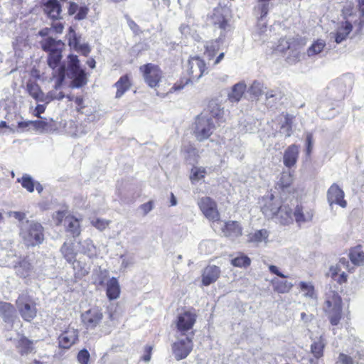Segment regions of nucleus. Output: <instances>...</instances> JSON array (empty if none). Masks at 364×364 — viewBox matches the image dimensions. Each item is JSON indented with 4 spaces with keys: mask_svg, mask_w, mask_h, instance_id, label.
Here are the masks:
<instances>
[{
    "mask_svg": "<svg viewBox=\"0 0 364 364\" xmlns=\"http://www.w3.org/2000/svg\"><path fill=\"white\" fill-rule=\"evenodd\" d=\"M65 76L71 80L69 85L71 88H80L87 83V74L80 68V60L76 55L70 54L68 56Z\"/></svg>",
    "mask_w": 364,
    "mask_h": 364,
    "instance_id": "f257e3e1",
    "label": "nucleus"
},
{
    "mask_svg": "<svg viewBox=\"0 0 364 364\" xmlns=\"http://www.w3.org/2000/svg\"><path fill=\"white\" fill-rule=\"evenodd\" d=\"M323 309L331 323L333 326L338 325L342 315L341 299L331 286L326 291Z\"/></svg>",
    "mask_w": 364,
    "mask_h": 364,
    "instance_id": "f03ea898",
    "label": "nucleus"
},
{
    "mask_svg": "<svg viewBox=\"0 0 364 364\" xmlns=\"http://www.w3.org/2000/svg\"><path fill=\"white\" fill-rule=\"evenodd\" d=\"M20 235L27 246H36L44 240L43 228L34 220H26L20 225Z\"/></svg>",
    "mask_w": 364,
    "mask_h": 364,
    "instance_id": "7ed1b4c3",
    "label": "nucleus"
},
{
    "mask_svg": "<svg viewBox=\"0 0 364 364\" xmlns=\"http://www.w3.org/2000/svg\"><path fill=\"white\" fill-rule=\"evenodd\" d=\"M206 70L207 68L205 63L200 57H190L186 68V72L189 75V78L186 80V83L183 85L175 84L171 90H180L183 89L185 85H187L188 82L198 81L203 75Z\"/></svg>",
    "mask_w": 364,
    "mask_h": 364,
    "instance_id": "20e7f679",
    "label": "nucleus"
},
{
    "mask_svg": "<svg viewBox=\"0 0 364 364\" xmlns=\"http://www.w3.org/2000/svg\"><path fill=\"white\" fill-rule=\"evenodd\" d=\"M16 306L21 317L26 321L33 320L37 314L36 304L27 292H22L16 300Z\"/></svg>",
    "mask_w": 364,
    "mask_h": 364,
    "instance_id": "39448f33",
    "label": "nucleus"
},
{
    "mask_svg": "<svg viewBox=\"0 0 364 364\" xmlns=\"http://www.w3.org/2000/svg\"><path fill=\"white\" fill-rule=\"evenodd\" d=\"M214 121L205 114H200L197 117L195 122L194 134L198 141H203L208 139L216 127Z\"/></svg>",
    "mask_w": 364,
    "mask_h": 364,
    "instance_id": "423d86ee",
    "label": "nucleus"
},
{
    "mask_svg": "<svg viewBox=\"0 0 364 364\" xmlns=\"http://www.w3.org/2000/svg\"><path fill=\"white\" fill-rule=\"evenodd\" d=\"M197 316L194 312L186 311L178 314L176 320L177 333L181 336L194 333L192 328L196 321Z\"/></svg>",
    "mask_w": 364,
    "mask_h": 364,
    "instance_id": "0eeeda50",
    "label": "nucleus"
},
{
    "mask_svg": "<svg viewBox=\"0 0 364 364\" xmlns=\"http://www.w3.org/2000/svg\"><path fill=\"white\" fill-rule=\"evenodd\" d=\"M230 16L229 7L219 4L208 15V20L214 26H218L220 29L225 30L228 26Z\"/></svg>",
    "mask_w": 364,
    "mask_h": 364,
    "instance_id": "6e6552de",
    "label": "nucleus"
},
{
    "mask_svg": "<svg viewBox=\"0 0 364 364\" xmlns=\"http://www.w3.org/2000/svg\"><path fill=\"white\" fill-rule=\"evenodd\" d=\"M264 215L267 218L274 216L282 225H289L293 222L292 210L287 205H274V208H264Z\"/></svg>",
    "mask_w": 364,
    "mask_h": 364,
    "instance_id": "1a4fd4ad",
    "label": "nucleus"
},
{
    "mask_svg": "<svg viewBox=\"0 0 364 364\" xmlns=\"http://www.w3.org/2000/svg\"><path fill=\"white\" fill-rule=\"evenodd\" d=\"M194 333L187 334L185 338H178L172 345V352L177 360L186 358L193 349Z\"/></svg>",
    "mask_w": 364,
    "mask_h": 364,
    "instance_id": "9d476101",
    "label": "nucleus"
},
{
    "mask_svg": "<svg viewBox=\"0 0 364 364\" xmlns=\"http://www.w3.org/2000/svg\"><path fill=\"white\" fill-rule=\"evenodd\" d=\"M197 204L204 216L209 220H212L214 225L220 220L217 203L211 198L208 196L200 198Z\"/></svg>",
    "mask_w": 364,
    "mask_h": 364,
    "instance_id": "9b49d317",
    "label": "nucleus"
},
{
    "mask_svg": "<svg viewBox=\"0 0 364 364\" xmlns=\"http://www.w3.org/2000/svg\"><path fill=\"white\" fill-rule=\"evenodd\" d=\"M143 73L144 79L151 87H155L162 78V71L159 66L148 63L140 67Z\"/></svg>",
    "mask_w": 364,
    "mask_h": 364,
    "instance_id": "f8f14e48",
    "label": "nucleus"
},
{
    "mask_svg": "<svg viewBox=\"0 0 364 364\" xmlns=\"http://www.w3.org/2000/svg\"><path fill=\"white\" fill-rule=\"evenodd\" d=\"M353 269L350 268V263L347 259L341 258L336 266L331 267L330 274L333 280L342 284L347 280L346 271L350 272Z\"/></svg>",
    "mask_w": 364,
    "mask_h": 364,
    "instance_id": "ddd939ff",
    "label": "nucleus"
},
{
    "mask_svg": "<svg viewBox=\"0 0 364 364\" xmlns=\"http://www.w3.org/2000/svg\"><path fill=\"white\" fill-rule=\"evenodd\" d=\"M219 225V228L224 236L235 240L242 235V229L240 225L236 221H228L225 222L219 220L216 224L215 227Z\"/></svg>",
    "mask_w": 364,
    "mask_h": 364,
    "instance_id": "4468645a",
    "label": "nucleus"
},
{
    "mask_svg": "<svg viewBox=\"0 0 364 364\" xmlns=\"http://www.w3.org/2000/svg\"><path fill=\"white\" fill-rule=\"evenodd\" d=\"M343 191L336 184L333 183L327 191V200L332 208L333 204L338 205L343 208H346L347 201L344 199Z\"/></svg>",
    "mask_w": 364,
    "mask_h": 364,
    "instance_id": "2eb2a0df",
    "label": "nucleus"
},
{
    "mask_svg": "<svg viewBox=\"0 0 364 364\" xmlns=\"http://www.w3.org/2000/svg\"><path fill=\"white\" fill-rule=\"evenodd\" d=\"M81 317L85 327L93 329L101 322L103 315L100 309L93 308L83 313Z\"/></svg>",
    "mask_w": 364,
    "mask_h": 364,
    "instance_id": "dca6fc26",
    "label": "nucleus"
},
{
    "mask_svg": "<svg viewBox=\"0 0 364 364\" xmlns=\"http://www.w3.org/2000/svg\"><path fill=\"white\" fill-rule=\"evenodd\" d=\"M68 44L73 47L76 51L81 53L83 55L87 56L90 53V48L87 43H80V37L77 36L72 27L69 28L68 34Z\"/></svg>",
    "mask_w": 364,
    "mask_h": 364,
    "instance_id": "f3484780",
    "label": "nucleus"
},
{
    "mask_svg": "<svg viewBox=\"0 0 364 364\" xmlns=\"http://www.w3.org/2000/svg\"><path fill=\"white\" fill-rule=\"evenodd\" d=\"M220 274V267L215 265L207 266L202 272V284L204 286H209L215 282Z\"/></svg>",
    "mask_w": 364,
    "mask_h": 364,
    "instance_id": "a211bd4d",
    "label": "nucleus"
},
{
    "mask_svg": "<svg viewBox=\"0 0 364 364\" xmlns=\"http://www.w3.org/2000/svg\"><path fill=\"white\" fill-rule=\"evenodd\" d=\"M200 114H205L206 117H210L211 121H214L217 126H220L224 122L223 109L220 108L219 105L213 102L209 104L208 111Z\"/></svg>",
    "mask_w": 364,
    "mask_h": 364,
    "instance_id": "6ab92c4d",
    "label": "nucleus"
},
{
    "mask_svg": "<svg viewBox=\"0 0 364 364\" xmlns=\"http://www.w3.org/2000/svg\"><path fill=\"white\" fill-rule=\"evenodd\" d=\"M77 338V331L75 328H69L59 336V346L63 348H69L76 342Z\"/></svg>",
    "mask_w": 364,
    "mask_h": 364,
    "instance_id": "aec40b11",
    "label": "nucleus"
},
{
    "mask_svg": "<svg viewBox=\"0 0 364 364\" xmlns=\"http://www.w3.org/2000/svg\"><path fill=\"white\" fill-rule=\"evenodd\" d=\"M44 11L52 19H60L62 5L60 4V1L58 0H48L44 4Z\"/></svg>",
    "mask_w": 364,
    "mask_h": 364,
    "instance_id": "412c9836",
    "label": "nucleus"
},
{
    "mask_svg": "<svg viewBox=\"0 0 364 364\" xmlns=\"http://www.w3.org/2000/svg\"><path fill=\"white\" fill-rule=\"evenodd\" d=\"M326 345V340L324 335H321L318 338L312 339L311 344V353L313 356L318 360L323 356V350Z\"/></svg>",
    "mask_w": 364,
    "mask_h": 364,
    "instance_id": "4be33fe9",
    "label": "nucleus"
},
{
    "mask_svg": "<svg viewBox=\"0 0 364 364\" xmlns=\"http://www.w3.org/2000/svg\"><path fill=\"white\" fill-rule=\"evenodd\" d=\"M298 156L299 146L295 144L289 146L284 153V164L289 168H291L296 164Z\"/></svg>",
    "mask_w": 364,
    "mask_h": 364,
    "instance_id": "5701e85b",
    "label": "nucleus"
},
{
    "mask_svg": "<svg viewBox=\"0 0 364 364\" xmlns=\"http://www.w3.org/2000/svg\"><path fill=\"white\" fill-rule=\"evenodd\" d=\"M314 212L311 209H304L301 205H296L294 210L295 221L299 225L312 220Z\"/></svg>",
    "mask_w": 364,
    "mask_h": 364,
    "instance_id": "b1692460",
    "label": "nucleus"
},
{
    "mask_svg": "<svg viewBox=\"0 0 364 364\" xmlns=\"http://www.w3.org/2000/svg\"><path fill=\"white\" fill-rule=\"evenodd\" d=\"M247 90L245 82L241 81L232 87L231 91L228 95V100L231 102H238L242 97Z\"/></svg>",
    "mask_w": 364,
    "mask_h": 364,
    "instance_id": "393cba45",
    "label": "nucleus"
},
{
    "mask_svg": "<svg viewBox=\"0 0 364 364\" xmlns=\"http://www.w3.org/2000/svg\"><path fill=\"white\" fill-rule=\"evenodd\" d=\"M16 311L15 307L9 302H0V317L5 322H12L16 317Z\"/></svg>",
    "mask_w": 364,
    "mask_h": 364,
    "instance_id": "a878e982",
    "label": "nucleus"
},
{
    "mask_svg": "<svg viewBox=\"0 0 364 364\" xmlns=\"http://www.w3.org/2000/svg\"><path fill=\"white\" fill-rule=\"evenodd\" d=\"M60 252L63 258L68 263L74 264L76 262L77 252L75 251L74 242H65L60 247Z\"/></svg>",
    "mask_w": 364,
    "mask_h": 364,
    "instance_id": "bb28decb",
    "label": "nucleus"
},
{
    "mask_svg": "<svg viewBox=\"0 0 364 364\" xmlns=\"http://www.w3.org/2000/svg\"><path fill=\"white\" fill-rule=\"evenodd\" d=\"M353 26L348 21H346L337 30L336 33H331V36L335 38L337 43H341L346 39L348 34L352 31Z\"/></svg>",
    "mask_w": 364,
    "mask_h": 364,
    "instance_id": "cd10ccee",
    "label": "nucleus"
},
{
    "mask_svg": "<svg viewBox=\"0 0 364 364\" xmlns=\"http://www.w3.org/2000/svg\"><path fill=\"white\" fill-rule=\"evenodd\" d=\"M79 252L88 257L90 259L94 258L97 255V250L92 240L87 239L79 242Z\"/></svg>",
    "mask_w": 364,
    "mask_h": 364,
    "instance_id": "c85d7f7f",
    "label": "nucleus"
},
{
    "mask_svg": "<svg viewBox=\"0 0 364 364\" xmlns=\"http://www.w3.org/2000/svg\"><path fill=\"white\" fill-rule=\"evenodd\" d=\"M14 268L16 274L22 278L29 277L33 273V267L26 259L20 261L16 265H15Z\"/></svg>",
    "mask_w": 364,
    "mask_h": 364,
    "instance_id": "c756f323",
    "label": "nucleus"
},
{
    "mask_svg": "<svg viewBox=\"0 0 364 364\" xmlns=\"http://www.w3.org/2000/svg\"><path fill=\"white\" fill-rule=\"evenodd\" d=\"M269 232L266 229H261L252 232L248 236V241L257 245L260 243L267 244L269 242Z\"/></svg>",
    "mask_w": 364,
    "mask_h": 364,
    "instance_id": "7c9ffc66",
    "label": "nucleus"
},
{
    "mask_svg": "<svg viewBox=\"0 0 364 364\" xmlns=\"http://www.w3.org/2000/svg\"><path fill=\"white\" fill-rule=\"evenodd\" d=\"M120 287L117 279L111 278L107 283V296L109 300L116 299L119 296Z\"/></svg>",
    "mask_w": 364,
    "mask_h": 364,
    "instance_id": "2f4dec72",
    "label": "nucleus"
},
{
    "mask_svg": "<svg viewBox=\"0 0 364 364\" xmlns=\"http://www.w3.org/2000/svg\"><path fill=\"white\" fill-rule=\"evenodd\" d=\"M41 44L43 50L45 51H48L49 53L60 50L64 46V43L61 41H56L55 39L50 37H48L42 41Z\"/></svg>",
    "mask_w": 364,
    "mask_h": 364,
    "instance_id": "473e14b6",
    "label": "nucleus"
},
{
    "mask_svg": "<svg viewBox=\"0 0 364 364\" xmlns=\"http://www.w3.org/2000/svg\"><path fill=\"white\" fill-rule=\"evenodd\" d=\"M66 230L70 232L73 237H77L80 234V225L77 219L73 216H67L65 219Z\"/></svg>",
    "mask_w": 364,
    "mask_h": 364,
    "instance_id": "72a5a7b5",
    "label": "nucleus"
},
{
    "mask_svg": "<svg viewBox=\"0 0 364 364\" xmlns=\"http://www.w3.org/2000/svg\"><path fill=\"white\" fill-rule=\"evenodd\" d=\"M117 88L116 97H121L124 92L128 90L131 86L129 77L127 75L122 76L114 84Z\"/></svg>",
    "mask_w": 364,
    "mask_h": 364,
    "instance_id": "f704fd0d",
    "label": "nucleus"
},
{
    "mask_svg": "<svg viewBox=\"0 0 364 364\" xmlns=\"http://www.w3.org/2000/svg\"><path fill=\"white\" fill-rule=\"evenodd\" d=\"M109 276V273L105 269H102L100 267L94 269L92 273L93 283L97 287H102Z\"/></svg>",
    "mask_w": 364,
    "mask_h": 364,
    "instance_id": "c9c22d12",
    "label": "nucleus"
},
{
    "mask_svg": "<svg viewBox=\"0 0 364 364\" xmlns=\"http://www.w3.org/2000/svg\"><path fill=\"white\" fill-rule=\"evenodd\" d=\"M272 284L274 290L280 294L289 292L293 287V284L291 282L287 281H281L278 279H272Z\"/></svg>",
    "mask_w": 364,
    "mask_h": 364,
    "instance_id": "e433bc0d",
    "label": "nucleus"
},
{
    "mask_svg": "<svg viewBox=\"0 0 364 364\" xmlns=\"http://www.w3.org/2000/svg\"><path fill=\"white\" fill-rule=\"evenodd\" d=\"M299 287L301 292H303L304 296L307 299L316 300L317 295L314 287L311 282H301Z\"/></svg>",
    "mask_w": 364,
    "mask_h": 364,
    "instance_id": "4c0bfd02",
    "label": "nucleus"
},
{
    "mask_svg": "<svg viewBox=\"0 0 364 364\" xmlns=\"http://www.w3.org/2000/svg\"><path fill=\"white\" fill-rule=\"evenodd\" d=\"M267 27L265 23L259 20L257 28L253 34L255 41L264 42L267 38Z\"/></svg>",
    "mask_w": 364,
    "mask_h": 364,
    "instance_id": "58836bf2",
    "label": "nucleus"
},
{
    "mask_svg": "<svg viewBox=\"0 0 364 364\" xmlns=\"http://www.w3.org/2000/svg\"><path fill=\"white\" fill-rule=\"evenodd\" d=\"M326 47V42L322 39L315 41L311 46L307 49V55L312 57L320 54Z\"/></svg>",
    "mask_w": 364,
    "mask_h": 364,
    "instance_id": "ea45409f",
    "label": "nucleus"
},
{
    "mask_svg": "<svg viewBox=\"0 0 364 364\" xmlns=\"http://www.w3.org/2000/svg\"><path fill=\"white\" fill-rule=\"evenodd\" d=\"M264 87L262 82L255 80L247 90V92L252 95V98L258 100L264 93Z\"/></svg>",
    "mask_w": 364,
    "mask_h": 364,
    "instance_id": "a19ab883",
    "label": "nucleus"
},
{
    "mask_svg": "<svg viewBox=\"0 0 364 364\" xmlns=\"http://www.w3.org/2000/svg\"><path fill=\"white\" fill-rule=\"evenodd\" d=\"M293 116L286 114L284 116V122L280 127V133L289 137L292 134Z\"/></svg>",
    "mask_w": 364,
    "mask_h": 364,
    "instance_id": "79ce46f5",
    "label": "nucleus"
},
{
    "mask_svg": "<svg viewBox=\"0 0 364 364\" xmlns=\"http://www.w3.org/2000/svg\"><path fill=\"white\" fill-rule=\"evenodd\" d=\"M29 95L37 101H43V93L40 87L34 82H28L26 85Z\"/></svg>",
    "mask_w": 364,
    "mask_h": 364,
    "instance_id": "37998d69",
    "label": "nucleus"
},
{
    "mask_svg": "<svg viewBox=\"0 0 364 364\" xmlns=\"http://www.w3.org/2000/svg\"><path fill=\"white\" fill-rule=\"evenodd\" d=\"M251 264V259L243 253H240L235 258L231 260V264L237 267L246 268Z\"/></svg>",
    "mask_w": 364,
    "mask_h": 364,
    "instance_id": "c03bdc74",
    "label": "nucleus"
},
{
    "mask_svg": "<svg viewBox=\"0 0 364 364\" xmlns=\"http://www.w3.org/2000/svg\"><path fill=\"white\" fill-rule=\"evenodd\" d=\"M349 257L353 264L360 265L364 262V252L358 247L351 250Z\"/></svg>",
    "mask_w": 364,
    "mask_h": 364,
    "instance_id": "a18cd8bd",
    "label": "nucleus"
},
{
    "mask_svg": "<svg viewBox=\"0 0 364 364\" xmlns=\"http://www.w3.org/2000/svg\"><path fill=\"white\" fill-rule=\"evenodd\" d=\"M206 174V169L202 166H194L191 169V180L192 183L199 181L204 178Z\"/></svg>",
    "mask_w": 364,
    "mask_h": 364,
    "instance_id": "49530a36",
    "label": "nucleus"
},
{
    "mask_svg": "<svg viewBox=\"0 0 364 364\" xmlns=\"http://www.w3.org/2000/svg\"><path fill=\"white\" fill-rule=\"evenodd\" d=\"M62 58L61 50L49 53L48 63L49 67L55 70Z\"/></svg>",
    "mask_w": 364,
    "mask_h": 364,
    "instance_id": "de8ad7c7",
    "label": "nucleus"
},
{
    "mask_svg": "<svg viewBox=\"0 0 364 364\" xmlns=\"http://www.w3.org/2000/svg\"><path fill=\"white\" fill-rule=\"evenodd\" d=\"M17 348L21 355H26L32 350V343L27 338H22L18 342Z\"/></svg>",
    "mask_w": 364,
    "mask_h": 364,
    "instance_id": "09e8293b",
    "label": "nucleus"
},
{
    "mask_svg": "<svg viewBox=\"0 0 364 364\" xmlns=\"http://www.w3.org/2000/svg\"><path fill=\"white\" fill-rule=\"evenodd\" d=\"M336 84L341 90V97H343L347 90L350 87L351 80L350 77H343L338 79Z\"/></svg>",
    "mask_w": 364,
    "mask_h": 364,
    "instance_id": "8fccbe9b",
    "label": "nucleus"
},
{
    "mask_svg": "<svg viewBox=\"0 0 364 364\" xmlns=\"http://www.w3.org/2000/svg\"><path fill=\"white\" fill-rule=\"evenodd\" d=\"M54 77L56 78L55 83V89L57 90L60 89L63 85V82L65 77V65L60 66L54 74Z\"/></svg>",
    "mask_w": 364,
    "mask_h": 364,
    "instance_id": "3c124183",
    "label": "nucleus"
},
{
    "mask_svg": "<svg viewBox=\"0 0 364 364\" xmlns=\"http://www.w3.org/2000/svg\"><path fill=\"white\" fill-rule=\"evenodd\" d=\"M293 181V176L289 171H283L281 177L277 183V186H279L282 189L285 188H288Z\"/></svg>",
    "mask_w": 364,
    "mask_h": 364,
    "instance_id": "603ef678",
    "label": "nucleus"
},
{
    "mask_svg": "<svg viewBox=\"0 0 364 364\" xmlns=\"http://www.w3.org/2000/svg\"><path fill=\"white\" fill-rule=\"evenodd\" d=\"M17 181L21 182V186L28 192L32 193L34 191L35 182L29 175L25 174L21 179L18 178Z\"/></svg>",
    "mask_w": 364,
    "mask_h": 364,
    "instance_id": "864d4df0",
    "label": "nucleus"
},
{
    "mask_svg": "<svg viewBox=\"0 0 364 364\" xmlns=\"http://www.w3.org/2000/svg\"><path fill=\"white\" fill-rule=\"evenodd\" d=\"M182 151L186 154V158L190 163L192 161H195L198 156L197 149L191 144L183 145Z\"/></svg>",
    "mask_w": 364,
    "mask_h": 364,
    "instance_id": "5fc2aeb1",
    "label": "nucleus"
},
{
    "mask_svg": "<svg viewBox=\"0 0 364 364\" xmlns=\"http://www.w3.org/2000/svg\"><path fill=\"white\" fill-rule=\"evenodd\" d=\"M204 47L205 48V53L210 58H212L215 55V52L219 49L220 43L218 40L206 42L204 44Z\"/></svg>",
    "mask_w": 364,
    "mask_h": 364,
    "instance_id": "6e6d98bb",
    "label": "nucleus"
},
{
    "mask_svg": "<svg viewBox=\"0 0 364 364\" xmlns=\"http://www.w3.org/2000/svg\"><path fill=\"white\" fill-rule=\"evenodd\" d=\"M269 7V1H259V4L257 8V11L260 14L259 20L263 21V18L267 14Z\"/></svg>",
    "mask_w": 364,
    "mask_h": 364,
    "instance_id": "4d7b16f0",
    "label": "nucleus"
},
{
    "mask_svg": "<svg viewBox=\"0 0 364 364\" xmlns=\"http://www.w3.org/2000/svg\"><path fill=\"white\" fill-rule=\"evenodd\" d=\"M92 225L100 231L104 230L109 224V220L103 219H95L91 221Z\"/></svg>",
    "mask_w": 364,
    "mask_h": 364,
    "instance_id": "13d9d810",
    "label": "nucleus"
},
{
    "mask_svg": "<svg viewBox=\"0 0 364 364\" xmlns=\"http://www.w3.org/2000/svg\"><path fill=\"white\" fill-rule=\"evenodd\" d=\"M335 364H354V361L350 356L345 353H340Z\"/></svg>",
    "mask_w": 364,
    "mask_h": 364,
    "instance_id": "bf43d9fd",
    "label": "nucleus"
},
{
    "mask_svg": "<svg viewBox=\"0 0 364 364\" xmlns=\"http://www.w3.org/2000/svg\"><path fill=\"white\" fill-rule=\"evenodd\" d=\"M266 100L269 102V104L271 102H274V100H277L280 98L281 94L277 90H268L265 92Z\"/></svg>",
    "mask_w": 364,
    "mask_h": 364,
    "instance_id": "052dcab7",
    "label": "nucleus"
},
{
    "mask_svg": "<svg viewBox=\"0 0 364 364\" xmlns=\"http://www.w3.org/2000/svg\"><path fill=\"white\" fill-rule=\"evenodd\" d=\"M90 353L86 349L81 350L77 354V360L80 364H88Z\"/></svg>",
    "mask_w": 364,
    "mask_h": 364,
    "instance_id": "680f3d73",
    "label": "nucleus"
},
{
    "mask_svg": "<svg viewBox=\"0 0 364 364\" xmlns=\"http://www.w3.org/2000/svg\"><path fill=\"white\" fill-rule=\"evenodd\" d=\"M291 43L289 38H281L277 47V50L280 52H284L290 48Z\"/></svg>",
    "mask_w": 364,
    "mask_h": 364,
    "instance_id": "e2e57ef3",
    "label": "nucleus"
},
{
    "mask_svg": "<svg viewBox=\"0 0 364 364\" xmlns=\"http://www.w3.org/2000/svg\"><path fill=\"white\" fill-rule=\"evenodd\" d=\"M9 216L16 219L20 223L18 225L19 227L22 224V223H26V221L24 220L26 219V213L23 212L11 211L9 213Z\"/></svg>",
    "mask_w": 364,
    "mask_h": 364,
    "instance_id": "0e129e2a",
    "label": "nucleus"
},
{
    "mask_svg": "<svg viewBox=\"0 0 364 364\" xmlns=\"http://www.w3.org/2000/svg\"><path fill=\"white\" fill-rule=\"evenodd\" d=\"M274 205L280 206V203L279 201H274V196L271 195L269 198L267 199L265 204L262 207V211L264 213V208H267L269 209L274 208Z\"/></svg>",
    "mask_w": 364,
    "mask_h": 364,
    "instance_id": "69168bd1",
    "label": "nucleus"
},
{
    "mask_svg": "<svg viewBox=\"0 0 364 364\" xmlns=\"http://www.w3.org/2000/svg\"><path fill=\"white\" fill-rule=\"evenodd\" d=\"M120 258L122 259L121 267L126 269L129 266L132 265L134 263L133 257H128L124 255H121Z\"/></svg>",
    "mask_w": 364,
    "mask_h": 364,
    "instance_id": "338daca9",
    "label": "nucleus"
},
{
    "mask_svg": "<svg viewBox=\"0 0 364 364\" xmlns=\"http://www.w3.org/2000/svg\"><path fill=\"white\" fill-rule=\"evenodd\" d=\"M306 154L309 155L311 152L313 146V134L311 133H307L306 136Z\"/></svg>",
    "mask_w": 364,
    "mask_h": 364,
    "instance_id": "774afa93",
    "label": "nucleus"
}]
</instances>
